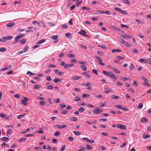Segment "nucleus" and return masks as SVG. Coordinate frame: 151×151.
<instances>
[{
	"label": "nucleus",
	"mask_w": 151,
	"mask_h": 151,
	"mask_svg": "<svg viewBox=\"0 0 151 151\" xmlns=\"http://www.w3.org/2000/svg\"><path fill=\"white\" fill-rule=\"evenodd\" d=\"M47 88L48 89H52L53 88V87L52 85H49L48 86Z\"/></svg>",
	"instance_id": "55"
},
{
	"label": "nucleus",
	"mask_w": 151,
	"mask_h": 151,
	"mask_svg": "<svg viewBox=\"0 0 151 151\" xmlns=\"http://www.w3.org/2000/svg\"><path fill=\"white\" fill-rule=\"evenodd\" d=\"M111 28H112L115 30L119 31L120 30L116 26L112 25L111 26Z\"/></svg>",
	"instance_id": "16"
},
{
	"label": "nucleus",
	"mask_w": 151,
	"mask_h": 151,
	"mask_svg": "<svg viewBox=\"0 0 151 151\" xmlns=\"http://www.w3.org/2000/svg\"><path fill=\"white\" fill-rule=\"evenodd\" d=\"M74 65V64L73 63L68 64H65L64 66L65 69H68L69 68L73 66Z\"/></svg>",
	"instance_id": "5"
},
{
	"label": "nucleus",
	"mask_w": 151,
	"mask_h": 151,
	"mask_svg": "<svg viewBox=\"0 0 151 151\" xmlns=\"http://www.w3.org/2000/svg\"><path fill=\"white\" fill-rule=\"evenodd\" d=\"M6 50V48L4 47L0 48V51L1 52H4Z\"/></svg>",
	"instance_id": "37"
},
{
	"label": "nucleus",
	"mask_w": 151,
	"mask_h": 151,
	"mask_svg": "<svg viewBox=\"0 0 151 151\" xmlns=\"http://www.w3.org/2000/svg\"><path fill=\"white\" fill-rule=\"evenodd\" d=\"M13 37L12 36H8L6 37H2V39L4 40H9L12 39Z\"/></svg>",
	"instance_id": "4"
},
{
	"label": "nucleus",
	"mask_w": 151,
	"mask_h": 151,
	"mask_svg": "<svg viewBox=\"0 0 151 151\" xmlns=\"http://www.w3.org/2000/svg\"><path fill=\"white\" fill-rule=\"evenodd\" d=\"M46 41L45 39H42L41 40H40V41H39L38 42L37 44H42L44 42H45Z\"/></svg>",
	"instance_id": "27"
},
{
	"label": "nucleus",
	"mask_w": 151,
	"mask_h": 151,
	"mask_svg": "<svg viewBox=\"0 0 151 151\" xmlns=\"http://www.w3.org/2000/svg\"><path fill=\"white\" fill-rule=\"evenodd\" d=\"M48 67L50 68H52L55 67L56 66L55 65H54L52 64H50L48 66Z\"/></svg>",
	"instance_id": "60"
},
{
	"label": "nucleus",
	"mask_w": 151,
	"mask_h": 151,
	"mask_svg": "<svg viewBox=\"0 0 151 151\" xmlns=\"http://www.w3.org/2000/svg\"><path fill=\"white\" fill-rule=\"evenodd\" d=\"M115 107H116V108H119L120 109H122V106L121 105H116L115 106Z\"/></svg>",
	"instance_id": "51"
},
{
	"label": "nucleus",
	"mask_w": 151,
	"mask_h": 151,
	"mask_svg": "<svg viewBox=\"0 0 151 151\" xmlns=\"http://www.w3.org/2000/svg\"><path fill=\"white\" fill-rule=\"evenodd\" d=\"M135 20L136 22L140 24H144V22L143 21H141L139 19H135Z\"/></svg>",
	"instance_id": "32"
},
{
	"label": "nucleus",
	"mask_w": 151,
	"mask_h": 151,
	"mask_svg": "<svg viewBox=\"0 0 151 151\" xmlns=\"http://www.w3.org/2000/svg\"><path fill=\"white\" fill-rule=\"evenodd\" d=\"M124 44L127 47H129L131 46V45L130 44H129V43L127 42H125V43H124Z\"/></svg>",
	"instance_id": "42"
},
{
	"label": "nucleus",
	"mask_w": 151,
	"mask_h": 151,
	"mask_svg": "<svg viewBox=\"0 0 151 151\" xmlns=\"http://www.w3.org/2000/svg\"><path fill=\"white\" fill-rule=\"evenodd\" d=\"M24 99H22L21 100V103L24 104V105H27V103H26V101L28 99L25 97H23Z\"/></svg>",
	"instance_id": "6"
},
{
	"label": "nucleus",
	"mask_w": 151,
	"mask_h": 151,
	"mask_svg": "<svg viewBox=\"0 0 151 151\" xmlns=\"http://www.w3.org/2000/svg\"><path fill=\"white\" fill-rule=\"evenodd\" d=\"M89 96H90V95H89L88 94H85L83 95H82V97L84 98H86V97H89Z\"/></svg>",
	"instance_id": "39"
},
{
	"label": "nucleus",
	"mask_w": 151,
	"mask_h": 151,
	"mask_svg": "<svg viewBox=\"0 0 151 151\" xmlns=\"http://www.w3.org/2000/svg\"><path fill=\"white\" fill-rule=\"evenodd\" d=\"M6 115L3 113H1L0 114V116L3 118H4L6 117Z\"/></svg>",
	"instance_id": "33"
},
{
	"label": "nucleus",
	"mask_w": 151,
	"mask_h": 151,
	"mask_svg": "<svg viewBox=\"0 0 151 151\" xmlns=\"http://www.w3.org/2000/svg\"><path fill=\"white\" fill-rule=\"evenodd\" d=\"M116 127L121 129H125L126 127L125 125L122 124H118L117 125Z\"/></svg>",
	"instance_id": "7"
},
{
	"label": "nucleus",
	"mask_w": 151,
	"mask_h": 151,
	"mask_svg": "<svg viewBox=\"0 0 151 151\" xmlns=\"http://www.w3.org/2000/svg\"><path fill=\"white\" fill-rule=\"evenodd\" d=\"M45 104V102L44 101H42L40 102V104L41 105H43Z\"/></svg>",
	"instance_id": "53"
},
{
	"label": "nucleus",
	"mask_w": 151,
	"mask_h": 151,
	"mask_svg": "<svg viewBox=\"0 0 151 151\" xmlns=\"http://www.w3.org/2000/svg\"><path fill=\"white\" fill-rule=\"evenodd\" d=\"M112 69L114 71L115 73H120V71L118 70V69H117L116 68H112Z\"/></svg>",
	"instance_id": "13"
},
{
	"label": "nucleus",
	"mask_w": 151,
	"mask_h": 151,
	"mask_svg": "<svg viewBox=\"0 0 151 151\" xmlns=\"http://www.w3.org/2000/svg\"><path fill=\"white\" fill-rule=\"evenodd\" d=\"M65 145L63 146V147H62L60 150L61 151H63L65 150Z\"/></svg>",
	"instance_id": "64"
},
{
	"label": "nucleus",
	"mask_w": 151,
	"mask_h": 151,
	"mask_svg": "<svg viewBox=\"0 0 151 151\" xmlns=\"http://www.w3.org/2000/svg\"><path fill=\"white\" fill-rule=\"evenodd\" d=\"M96 12L97 13H100L101 14H104V11H101L100 10H97Z\"/></svg>",
	"instance_id": "45"
},
{
	"label": "nucleus",
	"mask_w": 151,
	"mask_h": 151,
	"mask_svg": "<svg viewBox=\"0 0 151 151\" xmlns=\"http://www.w3.org/2000/svg\"><path fill=\"white\" fill-rule=\"evenodd\" d=\"M111 52L114 53L116 52H121V51L119 49H113L112 50Z\"/></svg>",
	"instance_id": "12"
},
{
	"label": "nucleus",
	"mask_w": 151,
	"mask_h": 151,
	"mask_svg": "<svg viewBox=\"0 0 151 151\" xmlns=\"http://www.w3.org/2000/svg\"><path fill=\"white\" fill-rule=\"evenodd\" d=\"M12 131L11 129H8V132H7V133H8L7 135L11 134L12 133ZM7 136H8V135H7Z\"/></svg>",
	"instance_id": "34"
},
{
	"label": "nucleus",
	"mask_w": 151,
	"mask_h": 151,
	"mask_svg": "<svg viewBox=\"0 0 151 151\" xmlns=\"http://www.w3.org/2000/svg\"><path fill=\"white\" fill-rule=\"evenodd\" d=\"M130 65H131L129 67V69L130 70H132L134 68V65L133 64H132V63H131Z\"/></svg>",
	"instance_id": "52"
},
{
	"label": "nucleus",
	"mask_w": 151,
	"mask_h": 151,
	"mask_svg": "<svg viewBox=\"0 0 151 151\" xmlns=\"http://www.w3.org/2000/svg\"><path fill=\"white\" fill-rule=\"evenodd\" d=\"M83 73L84 75H86L87 78H89L90 77V76L89 75H88L87 74L86 72H84Z\"/></svg>",
	"instance_id": "40"
},
{
	"label": "nucleus",
	"mask_w": 151,
	"mask_h": 151,
	"mask_svg": "<svg viewBox=\"0 0 151 151\" xmlns=\"http://www.w3.org/2000/svg\"><path fill=\"white\" fill-rule=\"evenodd\" d=\"M32 23L33 25H35L36 24H37L39 25V24H40L39 22H38L36 21H33L32 22Z\"/></svg>",
	"instance_id": "43"
},
{
	"label": "nucleus",
	"mask_w": 151,
	"mask_h": 151,
	"mask_svg": "<svg viewBox=\"0 0 151 151\" xmlns=\"http://www.w3.org/2000/svg\"><path fill=\"white\" fill-rule=\"evenodd\" d=\"M116 83L117 85L119 86H122L123 85V84L122 83H120V82L119 81H117L116 82Z\"/></svg>",
	"instance_id": "63"
},
{
	"label": "nucleus",
	"mask_w": 151,
	"mask_h": 151,
	"mask_svg": "<svg viewBox=\"0 0 151 151\" xmlns=\"http://www.w3.org/2000/svg\"><path fill=\"white\" fill-rule=\"evenodd\" d=\"M74 100L75 101H78L80 100V99L78 96H77L75 98Z\"/></svg>",
	"instance_id": "35"
},
{
	"label": "nucleus",
	"mask_w": 151,
	"mask_h": 151,
	"mask_svg": "<svg viewBox=\"0 0 151 151\" xmlns=\"http://www.w3.org/2000/svg\"><path fill=\"white\" fill-rule=\"evenodd\" d=\"M81 67L83 69L84 71H86L87 70L86 67L83 65H81Z\"/></svg>",
	"instance_id": "30"
},
{
	"label": "nucleus",
	"mask_w": 151,
	"mask_h": 151,
	"mask_svg": "<svg viewBox=\"0 0 151 151\" xmlns=\"http://www.w3.org/2000/svg\"><path fill=\"white\" fill-rule=\"evenodd\" d=\"M70 119L72 121H76L77 120V118L76 117H71Z\"/></svg>",
	"instance_id": "24"
},
{
	"label": "nucleus",
	"mask_w": 151,
	"mask_h": 151,
	"mask_svg": "<svg viewBox=\"0 0 151 151\" xmlns=\"http://www.w3.org/2000/svg\"><path fill=\"white\" fill-rule=\"evenodd\" d=\"M68 57L70 58H74L75 57V56L74 54H69L67 55Z\"/></svg>",
	"instance_id": "25"
},
{
	"label": "nucleus",
	"mask_w": 151,
	"mask_h": 151,
	"mask_svg": "<svg viewBox=\"0 0 151 151\" xmlns=\"http://www.w3.org/2000/svg\"><path fill=\"white\" fill-rule=\"evenodd\" d=\"M21 1H15L14 3V4L16 5V4H21Z\"/></svg>",
	"instance_id": "46"
},
{
	"label": "nucleus",
	"mask_w": 151,
	"mask_h": 151,
	"mask_svg": "<svg viewBox=\"0 0 151 151\" xmlns=\"http://www.w3.org/2000/svg\"><path fill=\"white\" fill-rule=\"evenodd\" d=\"M150 136V135H145L144 134H143L142 135L143 138L144 139H147L149 138Z\"/></svg>",
	"instance_id": "20"
},
{
	"label": "nucleus",
	"mask_w": 151,
	"mask_h": 151,
	"mask_svg": "<svg viewBox=\"0 0 151 151\" xmlns=\"http://www.w3.org/2000/svg\"><path fill=\"white\" fill-rule=\"evenodd\" d=\"M40 87V86L39 85H35L34 86V88L35 89H38Z\"/></svg>",
	"instance_id": "36"
},
{
	"label": "nucleus",
	"mask_w": 151,
	"mask_h": 151,
	"mask_svg": "<svg viewBox=\"0 0 151 151\" xmlns=\"http://www.w3.org/2000/svg\"><path fill=\"white\" fill-rule=\"evenodd\" d=\"M121 36L122 37L125 39H130L132 37V36L128 35H122Z\"/></svg>",
	"instance_id": "9"
},
{
	"label": "nucleus",
	"mask_w": 151,
	"mask_h": 151,
	"mask_svg": "<svg viewBox=\"0 0 151 151\" xmlns=\"http://www.w3.org/2000/svg\"><path fill=\"white\" fill-rule=\"evenodd\" d=\"M80 46L82 48L84 49H86L87 48V47L85 45H80Z\"/></svg>",
	"instance_id": "47"
},
{
	"label": "nucleus",
	"mask_w": 151,
	"mask_h": 151,
	"mask_svg": "<svg viewBox=\"0 0 151 151\" xmlns=\"http://www.w3.org/2000/svg\"><path fill=\"white\" fill-rule=\"evenodd\" d=\"M1 145L2 147H9V145L8 144H6V143H2L1 144Z\"/></svg>",
	"instance_id": "29"
},
{
	"label": "nucleus",
	"mask_w": 151,
	"mask_h": 151,
	"mask_svg": "<svg viewBox=\"0 0 151 151\" xmlns=\"http://www.w3.org/2000/svg\"><path fill=\"white\" fill-rule=\"evenodd\" d=\"M62 26L63 29H66L68 27V26L66 24L62 25Z\"/></svg>",
	"instance_id": "61"
},
{
	"label": "nucleus",
	"mask_w": 151,
	"mask_h": 151,
	"mask_svg": "<svg viewBox=\"0 0 151 151\" xmlns=\"http://www.w3.org/2000/svg\"><path fill=\"white\" fill-rule=\"evenodd\" d=\"M63 125H59L58 124L57 125V127L60 129H62L63 128Z\"/></svg>",
	"instance_id": "54"
},
{
	"label": "nucleus",
	"mask_w": 151,
	"mask_h": 151,
	"mask_svg": "<svg viewBox=\"0 0 151 151\" xmlns=\"http://www.w3.org/2000/svg\"><path fill=\"white\" fill-rule=\"evenodd\" d=\"M141 122L143 123L144 122L147 121L148 120L146 118H145V117H143L141 119Z\"/></svg>",
	"instance_id": "31"
},
{
	"label": "nucleus",
	"mask_w": 151,
	"mask_h": 151,
	"mask_svg": "<svg viewBox=\"0 0 151 151\" xmlns=\"http://www.w3.org/2000/svg\"><path fill=\"white\" fill-rule=\"evenodd\" d=\"M120 25L122 27H125L127 29L129 28V27L126 25H125L123 24H121Z\"/></svg>",
	"instance_id": "57"
},
{
	"label": "nucleus",
	"mask_w": 151,
	"mask_h": 151,
	"mask_svg": "<svg viewBox=\"0 0 151 151\" xmlns=\"http://www.w3.org/2000/svg\"><path fill=\"white\" fill-rule=\"evenodd\" d=\"M78 33L81 34L82 35H84L85 36H87V35H86V32L83 29H81L80 32H78Z\"/></svg>",
	"instance_id": "10"
},
{
	"label": "nucleus",
	"mask_w": 151,
	"mask_h": 151,
	"mask_svg": "<svg viewBox=\"0 0 151 151\" xmlns=\"http://www.w3.org/2000/svg\"><path fill=\"white\" fill-rule=\"evenodd\" d=\"M25 115H20L17 116L18 118L19 119H21L22 117H23Z\"/></svg>",
	"instance_id": "56"
},
{
	"label": "nucleus",
	"mask_w": 151,
	"mask_h": 151,
	"mask_svg": "<svg viewBox=\"0 0 151 151\" xmlns=\"http://www.w3.org/2000/svg\"><path fill=\"white\" fill-rule=\"evenodd\" d=\"M103 111V110L100 109L99 108H96L94 109L93 112L96 114H99L101 113Z\"/></svg>",
	"instance_id": "3"
},
{
	"label": "nucleus",
	"mask_w": 151,
	"mask_h": 151,
	"mask_svg": "<svg viewBox=\"0 0 151 151\" xmlns=\"http://www.w3.org/2000/svg\"><path fill=\"white\" fill-rule=\"evenodd\" d=\"M139 61L141 63L144 62L145 63H146L147 62V61L145 59H140L139 60Z\"/></svg>",
	"instance_id": "21"
},
{
	"label": "nucleus",
	"mask_w": 151,
	"mask_h": 151,
	"mask_svg": "<svg viewBox=\"0 0 151 151\" xmlns=\"http://www.w3.org/2000/svg\"><path fill=\"white\" fill-rule=\"evenodd\" d=\"M114 9L116 11L119 12H120L121 10V9L118 7H115L114 8Z\"/></svg>",
	"instance_id": "49"
},
{
	"label": "nucleus",
	"mask_w": 151,
	"mask_h": 151,
	"mask_svg": "<svg viewBox=\"0 0 151 151\" xmlns=\"http://www.w3.org/2000/svg\"><path fill=\"white\" fill-rule=\"evenodd\" d=\"M73 132L75 135H79L81 134V132L79 131H73Z\"/></svg>",
	"instance_id": "17"
},
{
	"label": "nucleus",
	"mask_w": 151,
	"mask_h": 151,
	"mask_svg": "<svg viewBox=\"0 0 151 151\" xmlns=\"http://www.w3.org/2000/svg\"><path fill=\"white\" fill-rule=\"evenodd\" d=\"M85 111V109L82 107L78 109V111L79 112H83Z\"/></svg>",
	"instance_id": "48"
},
{
	"label": "nucleus",
	"mask_w": 151,
	"mask_h": 151,
	"mask_svg": "<svg viewBox=\"0 0 151 151\" xmlns=\"http://www.w3.org/2000/svg\"><path fill=\"white\" fill-rule=\"evenodd\" d=\"M61 81V79L58 78H55L54 79L53 81L55 83H58V82L60 81Z\"/></svg>",
	"instance_id": "14"
},
{
	"label": "nucleus",
	"mask_w": 151,
	"mask_h": 151,
	"mask_svg": "<svg viewBox=\"0 0 151 151\" xmlns=\"http://www.w3.org/2000/svg\"><path fill=\"white\" fill-rule=\"evenodd\" d=\"M116 58L118 59L123 60L124 59V58L119 56H117Z\"/></svg>",
	"instance_id": "62"
},
{
	"label": "nucleus",
	"mask_w": 151,
	"mask_h": 151,
	"mask_svg": "<svg viewBox=\"0 0 151 151\" xmlns=\"http://www.w3.org/2000/svg\"><path fill=\"white\" fill-rule=\"evenodd\" d=\"M121 78L122 80L123 81H126L128 79V78L123 76H121Z\"/></svg>",
	"instance_id": "38"
},
{
	"label": "nucleus",
	"mask_w": 151,
	"mask_h": 151,
	"mask_svg": "<svg viewBox=\"0 0 151 151\" xmlns=\"http://www.w3.org/2000/svg\"><path fill=\"white\" fill-rule=\"evenodd\" d=\"M60 134V132L58 131L56 132L55 133V135L56 137H58Z\"/></svg>",
	"instance_id": "50"
},
{
	"label": "nucleus",
	"mask_w": 151,
	"mask_h": 151,
	"mask_svg": "<svg viewBox=\"0 0 151 151\" xmlns=\"http://www.w3.org/2000/svg\"><path fill=\"white\" fill-rule=\"evenodd\" d=\"M92 72L96 75H98V73L96 70L94 69H93L92 70Z\"/></svg>",
	"instance_id": "44"
},
{
	"label": "nucleus",
	"mask_w": 151,
	"mask_h": 151,
	"mask_svg": "<svg viewBox=\"0 0 151 151\" xmlns=\"http://www.w3.org/2000/svg\"><path fill=\"white\" fill-rule=\"evenodd\" d=\"M82 9H86L87 10H89L90 9V8L87 7L85 6H82Z\"/></svg>",
	"instance_id": "59"
},
{
	"label": "nucleus",
	"mask_w": 151,
	"mask_h": 151,
	"mask_svg": "<svg viewBox=\"0 0 151 151\" xmlns=\"http://www.w3.org/2000/svg\"><path fill=\"white\" fill-rule=\"evenodd\" d=\"M110 76L113 79L115 80H116L117 79L116 77L114 74H111V73L110 75Z\"/></svg>",
	"instance_id": "22"
},
{
	"label": "nucleus",
	"mask_w": 151,
	"mask_h": 151,
	"mask_svg": "<svg viewBox=\"0 0 151 151\" xmlns=\"http://www.w3.org/2000/svg\"><path fill=\"white\" fill-rule=\"evenodd\" d=\"M29 49V46H26L24 48L23 51L25 52H27Z\"/></svg>",
	"instance_id": "41"
},
{
	"label": "nucleus",
	"mask_w": 151,
	"mask_h": 151,
	"mask_svg": "<svg viewBox=\"0 0 151 151\" xmlns=\"http://www.w3.org/2000/svg\"><path fill=\"white\" fill-rule=\"evenodd\" d=\"M81 78V76L78 77V76H73L72 77V79L74 80H77L79 79V78Z\"/></svg>",
	"instance_id": "26"
},
{
	"label": "nucleus",
	"mask_w": 151,
	"mask_h": 151,
	"mask_svg": "<svg viewBox=\"0 0 151 151\" xmlns=\"http://www.w3.org/2000/svg\"><path fill=\"white\" fill-rule=\"evenodd\" d=\"M111 98L113 99H119V97L116 96L114 95H112L111 96Z\"/></svg>",
	"instance_id": "23"
},
{
	"label": "nucleus",
	"mask_w": 151,
	"mask_h": 151,
	"mask_svg": "<svg viewBox=\"0 0 151 151\" xmlns=\"http://www.w3.org/2000/svg\"><path fill=\"white\" fill-rule=\"evenodd\" d=\"M27 139L25 138H22L19 139L18 140L19 142H22L26 140Z\"/></svg>",
	"instance_id": "19"
},
{
	"label": "nucleus",
	"mask_w": 151,
	"mask_h": 151,
	"mask_svg": "<svg viewBox=\"0 0 151 151\" xmlns=\"http://www.w3.org/2000/svg\"><path fill=\"white\" fill-rule=\"evenodd\" d=\"M103 73L104 74L106 75L107 76H110L111 74L112 73V72H109L105 70H104L103 71Z\"/></svg>",
	"instance_id": "11"
},
{
	"label": "nucleus",
	"mask_w": 151,
	"mask_h": 151,
	"mask_svg": "<svg viewBox=\"0 0 151 151\" xmlns=\"http://www.w3.org/2000/svg\"><path fill=\"white\" fill-rule=\"evenodd\" d=\"M58 36L57 35H52L50 37V38L53 40H56L58 39Z\"/></svg>",
	"instance_id": "15"
},
{
	"label": "nucleus",
	"mask_w": 151,
	"mask_h": 151,
	"mask_svg": "<svg viewBox=\"0 0 151 151\" xmlns=\"http://www.w3.org/2000/svg\"><path fill=\"white\" fill-rule=\"evenodd\" d=\"M86 148L88 150H91L92 149V147L89 145H87L86 146Z\"/></svg>",
	"instance_id": "58"
},
{
	"label": "nucleus",
	"mask_w": 151,
	"mask_h": 151,
	"mask_svg": "<svg viewBox=\"0 0 151 151\" xmlns=\"http://www.w3.org/2000/svg\"><path fill=\"white\" fill-rule=\"evenodd\" d=\"M1 139L4 141H8L9 140V138L6 137H3Z\"/></svg>",
	"instance_id": "28"
},
{
	"label": "nucleus",
	"mask_w": 151,
	"mask_h": 151,
	"mask_svg": "<svg viewBox=\"0 0 151 151\" xmlns=\"http://www.w3.org/2000/svg\"><path fill=\"white\" fill-rule=\"evenodd\" d=\"M96 59L98 60V61L97 62L100 65L102 66H104L105 64L103 63L101 59V58L98 56H95Z\"/></svg>",
	"instance_id": "2"
},
{
	"label": "nucleus",
	"mask_w": 151,
	"mask_h": 151,
	"mask_svg": "<svg viewBox=\"0 0 151 151\" xmlns=\"http://www.w3.org/2000/svg\"><path fill=\"white\" fill-rule=\"evenodd\" d=\"M24 35V34H20L15 38V40L13 43H16L21 38L23 37Z\"/></svg>",
	"instance_id": "1"
},
{
	"label": "nucleus",
	"mask_w": 151,
	"mask_h": 151,
	"mask_svg": "<svg viewBox=\"0 0 151 151\" xmlns=\"http://www.w3.org/2000/svg\"><path fill=\"white\" fill-rule=\"evenodd\" d=\"M15 23L14 22H12L9 23H8L6 25L7 27H12L14 26L15 25Z\"/></svg>",
	"instance_id": "8"
},
{
	"label": "nucleus",
	"mask_w": 151,
	"mask_h": 151,
	"mask_svg": "<svg viewBox=\"0 0 151 151\" xmlns=\"http://www.w3.org/2000/svg\"><path fill=\"white\" fill-rule=\"evenodd\" d=\"M26 41V40L25 38H24L19 41V42L21 43V44H24L25 43Z\"/></svg>",
	"instance_id": "18"
}]
</instances>
